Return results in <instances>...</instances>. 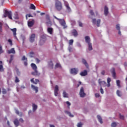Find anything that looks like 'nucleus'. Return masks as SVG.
<instances>
[{"mask_svg": "<svg viewBox=\"0 0 127 127\" xmlns=\"http://www.w3.org/2000/svg\"><path fill=\"white\" fill-rule=\"evenodd\" d=\"M55 7L58 11H61L63 9V6H62V3L61 1L56 0Z\"/></svg>", "mask_w": 127, "mask_h": 127, "instance_id": "f257e3e1", "label": "nucleus"}, {"mask_svg": "<svg viewBox=\"0 0 127 127\" xmlns=\"http://www.w3.org/2000/svg\"><path fill=\"white\" fill-rule=\"evenodd\" d=\"M54 17L56 19L58 20V21H59V23L61 24V25L64 26V28H66L67 27V26H66L65 21V20H64V19H59V18H57L56 16H54Z\"/></svg>", "mask_w": 127, "mask_h": 127, "instance_id": "f03ea898", "label": "nucleus"}, {"mask_svg": "<svg viewBox=\"0 0 127 127\" xmlns=\"http://www.w3.org/2000/svg\"><path fill=\"white\" fill-rule=\"evenodd\" d=\"M12 13H11V11H8L7 10H5V12L3 15V16L4 18H6V17L8 16V18L12 20Z\"/></svg>", "mask_w": 127, "mask_h": 127, "instance_id": "7ed1b4c3", "label": "nucleus"}, {"mask_svg": "<svg viewBox=\"0 0 127 127\" xmlns=\"http://www.w3.org/2000/svg\"><path fill=\"white\" fill-rule=\"evenodd\" d=\"M46 41V36L43 35L41 36V38H40V41H39V45L40 46H42Z\"/></svg>", "mask_w": 127, "mask_h": 127, "instance_id": "20e7f679", "label": "nucleus"}, {"mask_svg": "<svg viewBox=\"0 0 127 127\" xmlns=\"http://www.w3.org/2000/svg\"><path fill=\"white\" fill-rule=\"evenodd\" d=\"M79 71V70H78V68H72L70 69V73L72 75H77L78 73V72Z\"/></svg>", "mask_w": 127, "mask_h": 127, "instance_id": "39448f33", "label": "nucleus"}, {"mask_svg": "<svg viewBox=\"0 0 127 127\" xmlns=\"http://www.w3.org/2000/svg\"><path fill=\"white\" fill-rule=\"evenodd\" d=\"M64 4L65 7H66V10L68 12H71V8L70 6L69 5V3H68L67 1L64 0Z\"/></svg>", "mask_w": 127, "mask_h": 127, "instance_id": "423d86ee", "label": "nucleus"}, {"mask_svg": "<svg viewBox=\"0 0 127 127\" xmlns=\"http://www.w3.org/2000/svg\"><path fill=\"white\" fill-rule=\"evenodd\" d=\"M79 94L81 98H83L86 96V93H84V88L83 87H81Z\"/></svg>", "mask_w": 127, "mask_h": 127, "instance_id": "0eeeda50", "label": "nucleus"}, {"mask_svg": "<svg viewBox=\"0 0 127 127\" xmlns=\"http://www.w3.org/2000/svg\"><path fill=\"white\" fill-rule=\"evenodd\" d=\"M36 35L35 34H32L29 37V41L30 43H33L35 41Z\"/></svg>", "mask_w": 127, "mask_h": 127, "instance_id": "6e6552de", "label": "nucleus"}, {"mask_svg": "<svg viewBox=\"0 0 127 127\" xmlns=\"http://www.w3.org/2000/svg\"><path fill=\"white\" fill-rule=\"evenodd\" d=\"M101 22V20L100 19H98L97 21H96V19H92V23L94 24H95L97 23V27H100V24Z\"/></svg>", "mask_w": 127, "mask_h": 127, "instance_id": "1a4fd4ad", "label": "nucleus"}, {"mask_svg": "<svg viewBox=\"0 0 127 127\" xmlns=\"http://www.w3.org/2000/svg\"><path fill=\"white\" fill-rule=\"evenodd\" d=\"M59 89L58 85H56L55 87V90H54L55 96L56 97L58 96V95H59Z\"/></svg>", "mask_w": 127, "mask_h": 127, "instance_id": "9d476101", "label": "nucleus"}, {"mask_svg": "<svg viewBox=\"0 0 127 127\" xmlns=\"http://www.w3.org/2000/svg\"><path fill=\"white\" fill-rule=\"evenodd\" d=\"M111 73H112V76H113L114 79H116V72H115V68H111Z\"/></svg>", "mask_w": 127, "mask_h": 127, "instance_id": "9b49d317", "label": "nucleus"}, {"mask_svg": "<svg viewBox=\"0 0 127 127\" xmlns=\"http://www.w3.org/2000/svg\"><path fill=\"white\" fill-rule=\"evenodd\" d=\"M34 22L35 21L34 19H32L31 21H28V26H29V27H32V26L34 25Z\"/></svg>", "mask_w": 127, "mask_h": 127, "instance_id": "f8f14e48", "label": "nucleus"}, {"mask_svg": "<svg viewBox=\"0 0 127 127\" xmlns=\"http://www.w3.org/2000/svg\"><path fill=\"white\" fill-rule=\"evenodd\" d=\"M48 68L51 69L54 68V64L53 63V61L52 60L49 62Z\"/></svg>", "mask_w": 127, "mask_h": 127, "instance_id": "ddd939ff", "label": "nucleus"}, {"mask_svg": "<svg viewBox=\"0 0 127 127\" xmlns=\"http://www.w3.org/2000/svg\"><path fill=\"white\" fill-rule=\"evenodd\" d=\"M34 71H32L31 74L33 75L39 76L40 75V73L37 70H34Z\"/></svg>", "mask_w": 127, "mask_h": 127, "instance_id": "4468645a", "label": "nucleus"}, {"mask_svg": "<svg viewBox=\"0 0 127 127\" xmlns=\"http://www.w3.org/2000/svg\"><path fill=\"white\" fill-rule=\"evenodd\" d=\"M85 42L87 43V44H91V39H90V37L88 36H86L85 37Z\"/></svg>", "mask_w": 127, "mask_h": 127, "instance_id": "2eb2a0df", "label": "nucleus"}, {"mask_svg": "<svg viewBox=\"0 0 127 127\" xmlns=\"http://www.w3.org/2000/svg\"><path fill=\"white\" fill-rule=\"evenodd\" d=\"M8 54H15V48H11L10 50H8Z\"/></svg>", "mask_w": 127, "mask_h": 127, "instance_id": "dca6fc26", "label": "nucleus"}, {"mask_svg": "<svg viewBox=\"0 0 127 127\" xmlns=\"http://www.w3.org/2000/svg\"><path fill=\"white\" fill-rule=\"evenodd\" d=\"M48 33L51 35H53V34H54V28L48 27Z\"/></svg>", "mask_w": 127, "mask_h": 127, "instance_id": "f3484780", "label": "nucleus"}, {"mask_svg": "<svg viewBox=\"0 0 127 127\" xmlns=\"http://www.w3.org/2000/svg\"><path fill=\"white\" fill-rule=\"evenodd\" d=\"M24 60H25V61L24 63V65L25 66H27V64H27V58L25 57V56H23L22 58V61H24Z\"/></svg>", "mask_w": 127, "mask_h": 127, "instance_id": "a211bd4d", "label": "nucleus"}, {"mask_svg": "<svg viewBox=\"0 0 127 127\" xmlns=\"http://www.w3.org/2000/svg\"><path fill=\"white\" fill-rule=\"evenodd\" d=\"M81 76H85L87 75V71L86 70H84L83 71H81L80 73Z\"/></svg>", "mask_w": 127, "mask_h": 127, "instance_id": "6ab92c4d", "label": "nucleus"}, {"mask_svg": "<svg viewBox=\"0 0 127 127\" xmlns=\"http://www.w3.org/2000/svg\"><path fill=\"white\" fill-rule=\"evenodd\" d=\"M108 8L107 6H104V15L107 16L108 14Z\"/></svg>", "mask_w": 127, "mask_h": 127, "instance_id": "aec40b11", "label": "nucleus"}, {"mask_svg": "<svg viewBox=\"0 0 127 127\" xmlns=\"http://www.w3.org/2000/svg\"><path fill=\"white\" fill-rule=\"evenodd\" d=\"M30 81L35 84H37L39 83V80L38 79H35V81H34V78H32V79H30Z\"/></svg>", "mask_w": 127, "mask_h": 127, "instance_id": "412c9836", "label": "nucleus"}, {"mask_svg": "<svg viewBox=\"0 0 127 127\" xmlns=\"http://www.w3.org/2000/svg\"><path fill=\"white\" fill-rule=\"evenodd\" d=\"M71 33L74 37H77L78 35V33L77 32V30H76L75 29L72 30Z\"/></svg>", "mask_w": 127, "mask_h": 127, "instance_id": "4be33fe9", "label": "nucleus"}, {"mask_svg": "<svg viewBox=\"0 0 127 127\" xmlns=\"http://www.w3.org/2000/svg\"><path fill=\"white\" fill-rule=\"evenodd\" d=\"M32 69L34 70H37V69L38 67H37L36 65L34 64V63H32L31 64Z\"/></svg>", "mask_w": 127, "mask_h": 127, "instance_id": "5701e85b", "label": "nucleus"}, {"mask_svg": "<svg viewBox=\"0 0 127 127\" xmlns=\"http://www.w3.org/2000/svg\"><path fill=\"white\" fill-rule=\"evenodd\" d=\"M31 88L33 90H34L35 91H36V93H38V87H36V86H34L33 85H31Z\"/></svg>", "mask_w": 127, "mask_h": 127, "instance_id": "b1692460", "label": "nucleus"}, {"mask_svg": "<svg viewBox=\"0 0 127 127\" xmlns=\"http://www.w3.org/2000/svg\"><path fill=\"white\" fill-rule=\"evenodd\" d=\"M37 109H38V106L36 104L33 103L32 104V111L33 112L36 111Z\"/></svg>", "mask_w": 127, "mask_h": 127, "instance_id": "393cba45", "label": "nucleus"}, {"mask_svg": "<svg viewBox=\"0 0 127 127\" xmlns=\"http://www.w3.org/2000/svg\"><path fill=\"white\" fill-rule=\"evenodd\" d=\"M63 97L64 98H68V94L65 91H64L63 92Z\"/></svg>", "mask_w": 127, "mask_h": 127, "instance_id": "a878e982", "label": "nucleus"}, {"mask_svg": "<svg viewBox=\"0 0 127 127\" xmlns=\"http://www.w3.org/2000/svg\"><path fill=\"white\" fill-rule=\"evenodd\" d=\"M64 113L67 115H68V116L71 118H73L74 117V116L72 115V114H71V113L70 112H68V111H65Z\"/></svg>", "mask_w": 127, "mask_h": 127, "instance_id": "bb28decb", "label": "nucleus"}, {"mask_svg": "<svg viewBox=\"0 0 127 127\" xmlns=\"http://www.w3.org/2000/svg\"><path fill=\"white\" fill-rule=\"evenodd\" d=\"M11 30L12 32H13L14 37H16V35H17V34L16 33V32L17 31V29L16 28H14L13 29H11Z\"/></svg>", "mask_w": 127, "mask_h": 127, "instance_id": "cd10ccee", "label": "nucleus"}, {"mask_svg": "<svg viewBox=\"0 0 127 127\" xmlns=\"http://www.w3.org/2000/svg\"><path fill=\"white\" fill-rule=\"evenodd\" d=\"M62 68L61 64H60V63H57V64H55V69H57V68Z\"/></svg>", "mask_w": 127, "mask_h": 127, "instance_id": "c85d7f7f", "label": "nucleus"}, {"mask_svg": "<svg viewBox=\"0 0 127 127\" xmlns=\"http://www.w3.org/2000/svg\"><path fill=\"white\" fill-rule=\"evenodd\" d=\"M116 95H117L118 97H122V91L119 90H117V91H116Z\"/></svg>", "mask_w": 127, "mask_h": 127, "instance_id": "c756f323", "label": "nucleus"}, {"mask_svg": "<svg viewBox=\"0 0 127 127\" xmlns=\"http://www.w3.org/2000/svg\"><path fill=\"white\" fill-rule=\"evenodd\" d=\"M97 119H98V121L100 122V124H103L102 118L101 117V116L100 115H97Z\"/></svg>", "mask_w": 127, "mask_h": 127, "instance_id": "7c9ffc66", "label": "nucleus"}, {"mask_svg": "<svg viewBox=\"0 0 127 127\" xmlns=\"http://www.w3.org/2000/svg\"><path fill=\"white\" fill-rule=\"evenodd\" d=\"M14 124L16 126V127L19 126V122L17 119H15V121H14Z\"/></svg>", "mask_w": 127, "mask_h": 127, "instance_id": "2f4dec72", "label": "nucleus"}, {"mask_svg": "<svg viewBox=\"0 0 127 127\" xmlns=\"http://www.w3.org/2000/svg\"><path fill=\"white\" fill-rule=\"evenodd\" d=\"M81 61H82L83 64H84V65L86 66V67L88 66V64H87V63L86 60H85V59H82V60H81Z\"/></svg>", "mask_w": 127, "mask_h": 127, "instance_id": "473e14b6", "label": "nucleus"}, {"mask_svg": "<svg viewBox=\"0 0 127 127\" xmlns=\"http://www.w3.org/2000/svg\"><path fill=\"white\" fill-rule=\"evenodd\" d=\"M99 83L100 85L103 84L106 85L107 84V82H106L105 81H101V79H99Z\"/></svg>", "mask_w": 127, "mask_h": 127, "instance_id": "72a5a7b5", "label": "nucleus"}, {"mask_svg": "<svg viewBox=\"0 0 127 127\" xmlns=\"http://www.w3.org/2000/svg\"><path fill=\"white\" fill-rule=\"evenodd\" d=\"M116 84H117V86L118 88H121V81L119 80H116Z\"/></svg>", "mask_w": 127, "mask_h": 127, "instance_id": "f704fd0d", "label": "nucleus"}, {"mask_svg": "<svg viewBox=\"0 0 127 127\" xmlns=\"http://www.w3.org/2000/svg\"><path fill=\"white\" fill-rule=\"evenodd\" d=\"M15 113L20 117H22V113L18 111V110H15Z\"/></svg>", "mask_w": 127, "mask_h": 127, "instance_id": "c9c22d12", "label": "nucleus"}, {"mask_svg": "<svg viewBox=\"0 0 127 127\" xmlns=\"http://www.w3.org/2000/svg\"><path fill=\"white\" fill-rule=\"evenodd\" d=\"M30 9L36 10L35 5H34V4H30Z\"/></svg>", "mask_w": 127, "mask_h": 127, "instance_id": "e433bc0d", "label": "nucleus"}, {"mask_svg": "<svg viewBox=\"0 0 127 127\" xmlns=\"http://www.w3.org/2000/svg\"><path fill=\"white\" fill-rule=\"evenodd\" d=\"M88 50L91 51L93 50V47H92V43L88 44Z\"/></svg>", "mask_w": 127, "mask_h": 127, "instance_id": "4c0bfd02", "label": "nucleus"}, {"mask_svg": "<svg viewBox=\"0 0 127 127\" xmlns=\"http://www.w3.org/2000/svg\"><path fill=\"white\" fill-rule=\"evenodd\" d=\"M13 60V56L11 55L10 56V59H9V64H11V62H12Z\"/></svg>", "mask_w": 127, "mask_h": 127, "instance_id": "58836bf2", "label": "nucleus"}, {"mask_svg": "<svg viewBox=\"0 0 127 127\" xmlns=\"http://www.w3.org/2000/svg\"><path fill=\"white\" fill-rule=\"evenodd\" d=\"M73 40L72 39L69 40V46H72L73 45Z\"/></svg>", "mask_w": 127, "mask_h": 127, "instance_id": "ea45409f", "label": "nucleus"}, {"mask_svg": "<svg viewBox=\"0 0 127 127\" xmlns=\"http://www.w3.org/2000/svg\"><path fill=\"white\" fill-rule=\"evenodd\" d=\"M4 71L3 66L2 64H0V71L3 72Z\"/></svg>", "mask_w": 127, "mask_h": 127, "instance_id": "a19ab883", "label": "nucleus"}, {"mask_svg": "<svg viewBox=\"0 0 127 127\" xmlns=\"http://www.w3.org/2000/svg\"><path fill=\"white\" fill-rule=\"evenodd\" d=\"M48 25H50V26H51L52 25V22L51 20H50V18H48Z\"/></svg>", "mask_w": 127, "mask_h": 127, "instance_id": "79ce46f5", "label": "nucleus"}, {"mask_svg": "<svg viewBox=\"0 0 127 127\" xmlns=\"http://www.w3.org/2000/svg\"><path fill=\"white\" fill-rule=\"evenodd\" d=\"M119 118L120 119L122 120H124V115H122L121 114H119Z\"/></svg>", "mask_w": 127, "mask_h": 127, "instance_id": "37998d69", "label": "nucleus"}, {"mask_svg": "<svg viewBox=\"0 0 127 127\" xmlns=\"http://www.w3.org/2000/svg\"><path fill=\"white\" fill-rule=\"evenodd\" d=\"M8 42H9V45H10V46H12V45H13L12 41H11V40L10 39H9L8 40Z\"/></svg>", "mask_w": 127, "mask_h": 127, "instance_id": "c03bdc74", "label": "nucleus"}, {"mask_svg": "<svg viewBox=\"0 0 127 127\" xmlns=\"http://www.w3.org/2000/svg\"><path fill=\"white\" fill-rule=\"evenodd\" d=\"M83 125V124L81 122L78 123L77 127H82Z\"/></svg>", "mask_w": 127, "mask_h": 127, "instance_id": "a18cd8bd", "label": "nucleus"}, {"mask_svg": "<svg viewBox=\"0 0 127 127\" xmlns=\"http://www.w3.org/2000/svg\"><path fill=\"white\" fill-rule=\"evenodd\" d=\"M116 29L118 30H121V28L119 24H117L116 25Z\"/></svg>", "mask_w": 127, "mask_h": 127, "instance_id": "49530a36", "label": "nucleus"}, {"mask_svg": "<svg viewBox=\"0 0 127 127\" xmlns=\"http://www.w3.org/2000/svg\"><path fill=\"white\" fill-rule=\"evenodd\" d=\"M117 127L116 123H112V124H111V127Z\"/></svg>", "mask_w": 127, "mask_h": 127, "instance_id": "de8ad7c7", "label": "nucleus"}, {"mask_svg": "<svg viewBox=\"0 0 127 127\" xmlns=\"http://www.w3.org/2000/svg\"><path fill=\"white\" fill-rule=\"evenodd\" d=\"M2 94H6V90H5V89L2 88Z\"/></svg>", "mask_w": 127, "mask_h": 127, "instance_id": "09e8293b", "label": "nucleus"}, {"mask_svg": "<svg viewBox=\"0 0 127 127\" xmlns=\"http://www.w3.org/2000/svg\"><path fill=\"white\" fill-rule=\"evenodd\" d=\"M3 53V51L2 49V47H1V45H0V55H1Z\"/></svg>", "mask_w": 127, "mask_h": 127, "instance_id": "8fccbe9b", "label": "nucleus"}, {"mask_svg": "<svg viewBox=\"0 0 127 127\" xmlns=\"http://www.w3.org/2000/svg\"><path fill=\"white\" fill-rule=\"evenodd\" d=\"M15 83H18L20 82L19 79L18 78L17 76L15 77Z\"/></svg>", "mask_w": 127, "mask_h": 127, "instance_id": "3c124183", "label": "nucleus"}, {"mask_svg": "<svg viewBox=\"0 0 127 127\" xmlns=\"http://www.w3.org/2000/svg\"><path fill=\"white\" fill-rule=\"evenodd\" d=\"M95 98H99L100 97V94L99 93H95Z\"/></svg>", "mask_w": 127, "mask_h": 127, "instance_id": "603ef678", "label": "nucleus"}, {"mask_svg": "<svg viewBox=\"0 0 127 127\" xmlns=\"http://www.w3.org/2000/svg\"><path fill=\"white\" fill-rule=\"evenodd\" d=\"M78 25L80 27H83V24L80 21H78Z\"/></svg>", "mask_w": 127, "mask_h": 127, "instance_id": "864d4df0", "label": "nucleus"}, {"mask_svg": "<svg viewBox=\"0 0 127 127\" xmlns=\"http://www.w3.org/2000/svg\"><path fill=\"white\" fill-rule=\"evenodd\" d=\"M81 84H82L81 81H79V82H78V84H77V86H76V88H79V86H80V85H81Z\"/></svg>", "mask_w": 127, "mask_h": 127, "instance_id": "5fc2aeb1", "label": "nucleus"}, {"mask_svg": "<svg viewBox=\"0 0 127 127\" xmlns=\"http://www.w3.org/2000/svg\"><path fill=\"white\" fill-rule=\"evenodd\" d=\"M111 81V80L110 77H108V78H107V82L110 83Z\"/></svg>", "mask_w": 127, "mask_h": 127, "instance_id": "6e6d98bb", "label": "nucleus"}, {"mask_svg": "<svg viewBox=\"0 0 127 127\" xmlns=\"http://www.w3.org/2000/svg\"><path fill=\"white\" fill-rule=\"evenodd\" d=\"M90 15H94V13L93 10H90Z\"/></svg>", "mask_w": 127, "mask_h": 127, "instance_id": "4d7b16f0", "label": "nucleus"}, {"mask_svg": "<svg viewBox=\"0 0 127 127\" xmlns=\"http://www.w3.org/2000/svg\"><path fill=\"white\" fill-rule=\"evenodd\" d=\"M36 64H39L40 62V60H39L38 58H36L35 59Z\"/></svg>", "mask_w": 127, "mask_h": 127, "instance_id": "13d9d810", "label": "nucleus"}, {"mask_svg": "<svg viewBox=\"0 0 127 127\" xmlns=\"http://www.w3.org/2000/svg\"><path fill=\"white\" fill-rule=\"evenodd\" d=\"M72 47L69 46L68 47V51H69V52H71L72 51Z\"/></svg>", "mask_w": 127, "mask_h": 127, "instance_id": "bf43d9fd", "label": "nucleus"}, {"mask_svg": "<svg viewBox=\"0 0 127 127\" xmlns=\"http://www.w3.org/2000/svg\"><path fill=\"white\" fill-rule=\"evenodd\" d=\"M3 24L0 22V31L2 30V26Z\"/></svg>", "mask_w": 127, "mask_h": 127, "instance_id": "052dcab7", "label": "nucleus"}, {"mask_svg": "<svg viewBox=\"0 0 127 127\" xmlns=\"http://www.w3.org/2000/svg\"><path fill=\"white\" fill-rule=\"evenodd\" d=\"M66 104H67V106H70L71 105V104L70 102H69L68 101H66Z\"/></svg>", "mask_w": 127, "mask_h": 127, "instance_id": "680f3d73", "label": "nucleus"}, {"mask_svg": "<svg viewBox=\"0 0 127 127\" xmlns=\"http://www.w3.org/2000/svg\"><path fill=\"white\" fill-rule=\"evenodd\" d=\"M76 46L80 48L81 47V45H80V43H76Z\"/></svg>", "mask_w": 127, "mask_h": 127, "instance_id": "e2e57ef3", "label": "nucleus"}, {"mask_svg": "<svg viewBox=\"0 0 127 127\" xmlns=\"http://www.w3.org/2000/svg\"><path fill=\"white\" fill-rule=\"evenodd\" d=\"M100 92H101V93L102 94H104V91H103V89L102 88H101Z\"/></svg>", "mask_w": 127, "mask_h": 127, "instance_id": "0e129e2a", "label": "nucleus"}, {"mask_svg": "<svg viewBox=\"0 0 127 127\" xmlns=\"http://www.w3.org/2000/svg\"><path fill=\"white\" fill-rule=\"evenodd\" d=\"M19 121L21 122V123H23L24 122V120H23L22 118H20Z\"/></svg>", "mask_w": 127, "mask_h": 127, "instance_id": "69168bd1", "label": "nucleus"}, {"mask_svg": "<svg viewBox=\"0 0 127 127\" xmlns=\"http://www.w3.org/2000/svg\"><path fill=\"white\" fill-rule=\"evenodd\" d=\"M102 75H105V70H102L101 72Z\"/></svg>", "mask_w": 127, "mask_h": 127, "instance_id": "338daca9", "label": "nucleus"}, {"mask_svg": "<svg viewBox=\"0 0 127 127\" xmlns=\"http://www.w3.org/2000/svg\"><path fill=\"white\" fill-rule=\"evenodd\" d=\"M50 127H55V126L54 125H50Z\"/></svg>", "mask_w": 127, "mask_h": 127, "instance_id": "774afa93", "label": "nucleus"}]
</instances>
